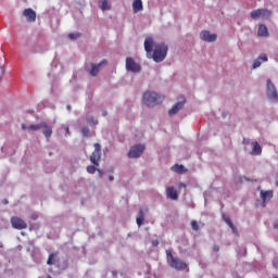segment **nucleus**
Masks as SVG:
<instances>
[{"label": "nucleus", "instance_id": "1", "mask_svg": "<svg viewBox=\"0 0 278 278\" xmlns=\"http://www.w3.org/2000/svg\"><path fill=\"white\" fill-rule=\"evenodd\" d=\"M144 50L148 54L152 53L151 58L155 61V63H161L168 54V46L165 43H157L154 46L153 37L146 38Z\"/></svg>", "mask_w": 278, "mask_h": 278}, {"label": "nucleus", "instance_id": "2", "mask_svg": "<svg viewBox=\"0 0 278 278\" xmlns=\"http://www.w3.org/2000/svg\"><path fill=\"white\" fill-rule=\"evenodd\" d=\"M164 99H165L164 97L151 91H147L142 96V102L148 108H154L155 105L161 104L164 101Z\"/></svg>", "mask_w": 278, "mask_h": 278}, {"label": "nucleus", "instance_id": "3", "mask_svg": "<svg viewBox=\"0 0 278 278\" xmlns=\"http://www.w3.org/2000/svg\"><path fill=\"white\" fill-rule=\"evenodd\" d=\"M166 256H167V263H169V266L173 269L186 270L187 264L182 260L172 255V252L169 250L166 251Z\"/></svg>", "mask_w": 278, "mask_h": 278}, {"label": "nucleus", "instance_id": "4", "mask_svg": "<svg viewBox=\"0 0 278 278\" xmlns=\"http://www.w3.org/2000/svg\"><path fill=\"white\" fill-rule=\"evenodd\" d=\"M271 15V12L266 9H257V10H252L251 12V18L256 21V20H268Z\"/></svg>", "mask_w": 278, "mask_h": 278}, {"label": "nucleus", "instance_id": "5", "mask_svg": "<svg viewBox=\"0 0 278 278\" xmlns=\"http://www.w3.org/2000/svg\"><path fill=\"white\" fill-rule=\"evenodd\" d=\"M100 160H101V146L99 143H94V151L90 155V162L96 167H99Z\"/></svg>", "mask_w": 278, "mask_h": 278}, {"label": "nucleus", "instance_id": "6", "mask_svg": "<svg viewBox=\"0 0 278 278\" xmlns=\"http://www.w3.org/2000/svg\"><path fill=\"white\" fill-rule=\"evenodd\" d=\"M144 150H146L144 146H141V144L132 146L129 152L127 153V156H129V159H138L140 157L141 154H143Z\"/></svg>", "mask_w": 278, "mask_h": 278}, {"label": "nucleus", "instance_id": "7", "mask_svg": "<svg viewBox=\"0 0 278 278\" xmlns=\"http://www.w3.org/2000/svg\"><path fill=\"white\" fill-rule=\"evenodd\" d=\"M267 97L269 100H271L274 102L278 101L277 89L270 79L267 80Z\"/></svg>", "mask_w": 278, "mask_h": 278}, {"label": "nucleus", "instance_id": "8", "mask_svg": "<svg viewBox=\"0 0 278 278\" xmlns=\"http://www.w3.org/2000/svg\"><path fill=\"white\" fill-rule=\"evenodd\" d=\"M126 70L130 73H140L141 66L134 61L131 58H126Z\"/></svg>", "mask_w": 278, "mask_h": 278}, {"label": "nucleus", "instance_id": "9", "mask_svg": "<svg viewBox=\"0 0 278 278\" xmlns=\"http://www.w3.org/2000/svg\"><path fill=\"white\" fill-rule=\"evenodd\" d=\"M11 226H13V228L16 230H24L28 227L27 223L17 216L11 217Z\"/></svg>", "mask_w": 278, "mask_h": 278}, {"label": "nucleus", "instance_id": "10", "mask_svg": "<svg viewBox=\"0 0 278 278\" xmlns=\"http://www.w3.org/2000/svg\"><path fill=\"white\" fill-rule=\"evenodd\" d=\"M186 103V98L181 97L180 101H178L175 105L172 106L169 110V116H175L177 112H179L181 109H184Z\"/></svg>", "mask_w": 278, "mask_h": 278}, {"label": "nucleus", "instance_id": "11", "mask_svg": "<svg viewBox=\"0 0 278 278\" xmlns=\"http://www.w3.org/2000/svg\"><path fill=\"white\" fill-rule=\"evenodd\" d=\"M200 38L201 40L206 42H215L217 39V35L211 34L208 30H202L200 34Z\"/></svg>", "mask_w": 278, "mask_h": 278}, {"label": "nucleus", "instance_id": "12", "mask_svg": "<svg viewBox=\"0 0 278 278\" xmlns=\"http://www.w3.org/2000/svg\"><path fill=\"white\" fill-rule=\"evenodd\" d=\"M23 14L29 23L37 21V13L33 9L24 10Z\"/></svg>", "mask_w": 278, "mask_h": 278}, {"label": "nucleus", "instance_id": "13", "mask_svg": "<svg viewBox=\"0 0 278 278\" xmlns=\"http://www.w3.org/2000/svg\"><path fill=\"white\" fill-rule=\"evenodd\" d=\"M166 197H167V199H170V200L179 199V195L177 194V191L174 187L166 188Z\"/></svg>", "mask_w": 278, "mask_h": 278}, {"label": "nucleus", "instance_id": "14", "mask_svg": "<svg viewBox=\"0 0 278 278\" xmlns=\"http://www.w3.org/2000/svg\"><path fill=\"white\" fill-rule=\"evenodd\" d=\"M141 11H143V2L141 0L132 1V12L139 13Z\"/></svg>", "mask_w": 278, "mask_h": 278}, {"label": "nucleus", "instance_id": "15", "mask_svg": "<svg viewBox=\"0 0 278 278\" xmlns=\"http://www.w3.org/2000/svg\"><path fill=\"white\" fill-rule=\"evenodd\" d=\"M103 64H108V61L104 60V61H101L100 64H98V65H96V64L92 65V68H91V71H90L91 77H97V76H98V74H99V68H100V66L103 65Z\"/></svg>", "mask_w": 278, "mask_h": 278}, {"label": "nucleus", "instance_id": "16", "mask_svg": "<svg viewBox=\"0 0 278 278\" xmlns=\"http://www.w3.org/2000/svg\"><path fill=\"white\" fill-rule=\"evenodd\" d=\"M267 62V55L265 53H262L261 55H258L257 60L253 62L252 67L253 68H260L262 62Z\"/></svg>", "mask_w": 278, "mask_h": 278}, {"label": "nucleus", "instance_id": "17", "mask_svg": "<svg viewBox=\"0 0 278 278\" xmlns=\"http://www.w3.org/2000/svg\"><path fill=\"white\" fill-rule=\"evenodd\" d=\"M252 147H253V149H252L251 154L252 155H261L262 147L260 146V143H257V141H253Z\"/></svg>", "mask_w": 278, "mask_h": 278}, {"label": "nucleus", "instance_id": "18", "mask_svg": "<svg viewBox=\"0 0 278 278\" xmlns=\"http://www.w3.org/2000/svg\"><path fill=\"white\" fill-rule=\"evenodd\" d=\"M170 170L175 172V173H177L179 175H184L187 172L185 166L184 165H179V164L173 165Z\"/></svg>", "mask_w": 278, "mask_h": 278}, {"label": "nucleus", "instance_id": "19", "mask_svg": "<svg viewBox=\"0 0 278 278\" xmlns=\"http://www.w3.org/2000/svg\"><path fill=\"white\" fill-rule=\"evenodd\" d=\"M98 5L101 9V11H110L111 9V3L108 0L98 1Z\"/></svg>", "mask_w": 278, "mask_h": 278}, {"label": "nucleus", "instance_id": "20", "mask_svg": "<svg viewBox=\"0 0 278 278\" xmlns=\"http://www.w3.org/2000/svg\"><path fill=\"white\" fill-rule=\"evenodd\" d=\"M47 125H48L47 122H41V123H39V124H37V125H29L28 129H29V130H33V131H38V130H40L41 128L47 127Z\"/></svg>", "mask_w": 278, "mask_h": 278}, {"label": "nucleus", "instance_id": "21", "mask_svg": "<svg viewBox=\"0 0 278 278\" xmlns=\"http://www.w3.org/2000/svg\"><path fill=\"white\" fill-rule=\"evenodd\" d=\"M257 35H258V37H268L267 27L265 25L258 26Z\"/></svg>", "mask_w": 278, "mask_h": 278}, {"label": "nucleus", "instance_id": "22", "mask_svg": "<svg viewBox=\"0 0 278 278\" xmlns=\"http://www.w3.org/2000/svg\"><path fill=\"white\" fill-rule=\"evenodd\" d=\"M97 172H98V174H100V178H102L103 177V172H101L100 169H97L96 165L87 166V173H89L90 175H93Z\"/></svg>", "mask_w": 278, "mask_h": 278}, {"label": "nucleus", "instance_id": "23", "mask_svg": "<svg viewBox=\"0 0 278 278\" xmlns=\"http://www.w3.org/2000/svg\"><path fill=\"white\" fill-rule=\"evenodd\" d=\"M43 136L46 137V139H49L50 137H52L53 130L52 127H50L48 124L46 125V127H43Z\"/></svg>", "mask_w": 278, "mask_h": 278}, {"label": "nucleus", "instance_id": "24", "mask_svg": "<svg viewBox=\"0 0 278 278\" xmlns=\"http://www.w3.org/2000/svg\"><path fill=\"white\" fill-rule=\"evenodd\" d=\"M261 198L263 199V202H266V200L273 199V191H262Z\"/></svg>", "mask_w": 278, "mask_h": 278}, {"label": "nucleus", "instance_id": "25", "mask_svg": "<svg viewBox=\"0 0 278 278\" xmlns=\"http://www.w3.org/2000/svg\"><path fill=\"white\" fill-rule=\"evenodd\" d=\"M136 222H137V226H139V227H141L143 225V223H144V212H143V210H140L139 217H137Z\"/></svg>", "mask_w": 278, "mask_h": 278}, {"label": "nucleus", "instance_id": "26", "mask_svg": "<svg viewBox=\"0 0 278 278\" xmlns=\"http://www.w3.org/2000/svg\"><path fill=\"white\" fill-rule=\"evenodd\" d=\"M224 222H226V224L228 225V227L231 228L232 232L236 233L237 232V228L235 226V224H232L231 219L229 216L224 217Z\"/></svg>", "mask_w": 278, "mask_h": 278}, {"label": "nucleus", "instance_id": "27", "mask_svg": "<svg viewBox=\"0 0 278 278\" xmlns=\"http://www.w3.org/2000/svg\"><path fill=\"white\" fill-rule=\"evenodd\" d=\"M86 122H87V124H89L90 126L98 125V121H96L94 117H92V116L86 117Z\"/></svg>", "mask_w": 278, "mask_h": 278}, {"label": "nucleus", "instance_id": "28", "mask_svg": "<svg viewBox=\"0 0 278 278\" xmlns=\"http://www.w3.org/2000/svg\"><path fill=\"white\" fill-rule=\"evenodd\" d=\"M81 135H83V137H86V138L90 137L89 128L88 127H83L81 128Z\"/></svg>", "mask_w": 278, "mask_h": 278}, {"label": "nucleus", "instance_id": "29", "mask_svg": "<svg viewBox=\"0 0 278 278\" xmlns=\"http://www.w3.org/2000/svg\"><path fill=\"white\" fill-rule=\"evenodd\" d=\"M54 256H55L54 253H50L49 260H47V265L52 266L54 264L53 263Z\"/></svg>", "mask_w": 278, "mask_h": 278}, {"label": "nucleus", "instance_id": "30", "mask_svg": "<svg viewBox=\"0 0 278 278\" xmlns=\"http://www.w3.org/2000/svg\"><path fill=\"white\" fill-rule=\"evenodd\" d=\"M191 228L193 231L199 230V224L197 223V220H191Z\"/></svg>", "mask_w": 278, "mask_h": 278}, {"label": "nucleus", "instance_id": "31", "mask_svg": "<svg viewBox=\"0 0 278 278\" xmlns=\"http://www.w3.org/2000/svg\"><path fill=\"white\" fill-rule=\"evenodd\" d=\"M79 36H80V34H67V37H68L71 40H76Z\"/></svg>", "mask_w": 278, "mask_h": 278}, {"label": "nucleus", "instance_id": "32", "mask_svg": "<svg viewBox=\"0 0 278 278\" xmlns=\"http://www.w3.org/2000/svg\"><path fill=\"white\" fill-rule=\"evenodd\" d=\"M152 247H159L160 241L159 240H152Z\"/></svg>", "mask_w": 278, "mask_h": 278}, {"label": "nucleus", "instance_id": "33", "mask_svg": "<svg viewBox=\"0 0 278 278\" xmlns=\"http://www.w3.org/2000/svg\"><path fill=\"white\" fill-rule=\"evenodd\" d=\"M220 248L218 244L213 245V251L219 252Z\"/></svg>", "mask_w": 278, "mask_h": 278}, {"label": "nucleus", "instance_id": "34", "mask_svg": "<svg viewBox=\"0 0 278 278\" xmlns=\"http://www.w3.org/2000/svg\"><path fill=\"white\" fill-rule=\"evenodd\" d=\"M0 70H1V75H4V72H5L4 65H0Z\"/></svg>", "mask_w": 278, "mask_h": 278}, {"label": "nucleus", "instance_id": "35", "mask_svg": "<svg viewBox=\"0 0 278 278\" xmlns=\"http://www.w3.org/2000/svg\"><path fill=\"white\" fill-rule=\"evenodd\" d=\"M178 188H186V185L184 182L178 184Z\"/></svg>", "mask_w": 278, "mask_h": 278}, {"label": "nucleus", "instance_id": "36", "mask_svg": "<svg viewBox=\"0 0 278 278\" xmlns=\"http://www.w3.org/2000/svg\"><path fill=\"white\" fill-rule=\"evenodd\" d=\"M27 129H28V127L26 125L22 124V130H27Z\"/></svg>", "mask_w": 278, "mask_h": 278}, {"label": "nucleus", "instance_id": "37", "mask_svg": "<svg viewBox=\"0 0 278 278\" xmlns=\"http://www.w3.org/2000/svg\"><path fill=\"white\" fill-rule=\"evenodd\" d=\"M102 116H108V111L102 112Z\"/></svg>", "mask_w": 278, "mask_h": 278}, {"label": "nucleus", "instance_id": "38", "mask_svg": "<svg viewBox=\"0 0 278 278\" xmlns=\"http://www.w3.org/2000/svg\"><path fill=\"white\" fill-rule=\"evenodd\" d=\"M110 181H114V176L109 177Z\"/></svg>", "mask_w": 278, "mask_h": 278}, {"label": "nucleus", "instance_id": "39", "mask_svg": "<svg viewBox=\"0 0 278 278\" xmlns=\"http://www.w3.org/2000/svg\"><path fill=\"white\" fill-rule=\"evenodd\" d=\"M66 135H70V128L66 127Z\"/></svg>", "mask_w": 278, "mask_h": 278}, {"label": "nucleus", "instance_id": "40", "mask_svg": "<svg viewBox=\"0 0 278 278\" xmlns=\"http://www.w3.org/2000/svg\"><path fill=\"white\" fill-rule=\"evenodd\" d=\"M67 111H71V105H66Z\"/></svg>", "mask_w": 278, "mask_h": 278}, {"label": "nucleus", "instance_id": "41", "mask_svg": "<svg viewBox=\"0 0 278 278\" xmlns=\"http://www.w3.org/2000/svg\"><path fill=\"white\" fill-rule=\"evenodd\" d=\"M276 185H277V187H278V178H277V180H276Z\"/></svg>", "mask_w": 278, "mask_h": 278}, {"label": "nucleus", "instance_id": "42", "mask_svg": "<svg viewBox=\"0 0 278 278\" xmlns=\"http://www.w3.org/2000/svg\"><path fill=\"white\" fill-rule=\"evenodd\" d=\"M4 204H8V200H4Z\"/></svg>", "mask_w": 278, "mask_h": 278}, {"label": "nucleus", "instance_id": "43", "mask_svg": "<svg viewBox=\"0 0 278 278\" xmlns=\"http://www.w3.org/2000/svg\"><path fill=\"white\" fill-rule=\"evenodd\" d=\"M275 228L278 230V224L275 226Z\"/></svg>", "mask_w": 278, "mask_h": 278}, {"label": "nucleus", "instance_id": "44", "mask_svg": "<svg viewBox=\"0 0 278 278\" xmlns=\"http://www.w3.org/2000/svg\"><path fill=\"white\" fill-rule=\"evenodd\" d=\"M47 278H53V277L49 275V276H47Z\"/></svg>", "mask_w": 278, "mask_h": 278}]
</instances>
